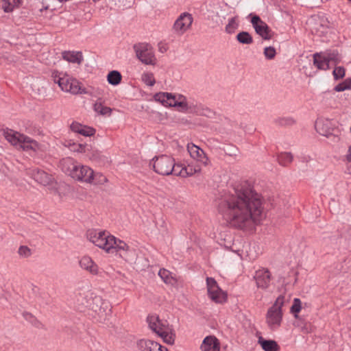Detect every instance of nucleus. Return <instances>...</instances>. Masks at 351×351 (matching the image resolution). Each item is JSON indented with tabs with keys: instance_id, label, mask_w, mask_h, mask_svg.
Listing matches in <instances>:
<instances>
[{
	"instance_id": "1",
	"label": "nucleus",
	"mask_w": 351,
	"mask_h": 351,
	"mask_svg": "<svg viewBox=\"0 0 351 351\" xmlns=\"http://www.w3.org/2000/svg\"><path fill=\"white\" fill-rule=\"evenodd\" d=\"M218 210L230 226L243 230H251L264 217L262 197L247 181L234 184L220 200Z\"/></svg>"
},
{
	"instance_id": "2",
	"label": "nucleus",
	"mask_w": 351,
	"mask_h": 351,
	"mask_svg": "<svg viewBox=\"0 0 351 351\" xmlns=\"http://www.w3.org/2000/svg\"><path fill=\"white\" fill-rule=\"evenodd\" d=\"M87 239L98 247L108 253H116L127 262H133L136 258V250L126 243L106 231L89 230Z\"/></svg>"
},
{
	"instance_id": "3",
	"label": "nucleus",
	"mask_w": 351,
	"mask_h": 351,
	"mask_svg": "<svg viewBox=\"0 0 351 351\" xmlns=\"http://www.w3.org/2000/svg\"><path fill=\"white\" fill-rule=\"evenodd\" d=\"M62 171L73 180L86 184L100 185L107 182L108 179L99 172H95L90 167L82 165L71 157L60 161Z\"/></svg>"
},
{
	"instance_id": "4",
	"label": "nucleus",
	"mask_w": 351,
	"mask_h": 351,
	"mask_svg": "<svg viewBox=\"0 0 351 351\" xmlns=\"http://www.w3.org/2000/svg\"><path fill=\"white\" fill-rule=\"evenodd\" d=\"M81 304L88 310L92 311V315L99 322H103L110 313L111 308L108 301L99 295L90 294L82 299Z\"/></svg>"
},
{
	"instance_id": "5",
	"label": "nucleus",
	"mask_w": 351,
	"mask_h": 351,
	"mask_svg": "<svg viewBox=\"0 0 351 351\" xmlns=\"http://www.w3.org/2000/svg\"><path fill=\"white\" fill-rule=\"evenodd\" d=\"M51 78L55 84H57L60 89L66 93L73 95L85 93L86 91L80 86V82L69 75L53 71L51 73Z\"/></svg>"
},
{
	"instance_id": "6",
	"label": "nucleus",
	"mask_w": 351,
	"mask_h": 351,
	"mask_svg": "<svg viewBox=\"0 0 351 351\" xmlns=\"http://www.w3.org/2000/svg\"><path fill=\"white\" fill-rule=\"evenodd\" d=\"M4 136L8 142L19 149L36 151L38 149V144L36 141L12 130H4Z\"/></svg>"
},
{
	"instance_id": "7",
	"label": "nucleus",
	"mask_w": 351,
	"mask_h": 351,
	"mask_svg": "<svg viewBox=\"0 0 351 351\" xmlns=\"http://www.w3.org/2000/svg\"><path fill=\"white\" fill-rule=\"evenodd\" d=\"M179 167L175 163L173 158L162 155L156 158L154 162V171L162 176L174 175L176 176V171Z\"/></svg>"
},
{
	"instance_id": "8",
	"label": "nucleus",
	"mask_w": 351,
	"mask_h": 351,
	"mask_svg": "<svg viewBox=\"0 0 351 351\" xmlns=\"http://www.w3.org/2000/svg\"><path fill=\"white\" fill-rule=\"evenodd\" d=\"M136 58L144 64L155 65L157 59L152 47L147 43H138L134 45Z\"/></svg>"
},
{
	"instance_id": "9",
	"label": "nucleus",
	"mask_w": 351,
	"mask_h": 351,
	"mask_svg": "<svg viewBox=\"0 0 351 351\" xmlns=\"http://www.w3.org/2000/svg\"><path fill=\"white\" fill-rule=\"evenodd\" d=\"M193 22V17L191 14L184 12L180 14L173 25V31L178 36L184 35L189 31Z\"/></svg>"
},
{
	"instance_id": "10",
	"label": "nucleus",
	"mask_w": 351,
	"mask_h": 351,
	"mask_svg": "<svg viewBox=\"0 0 351 351\" xmlns=\"http://www.w3.org/2000/svg\"><path fill=\"white\" fill-rule=\"evenodd\" d=\"M308 25L311 32L319 36L326 34L329 28V21L324 16L312 17L308 21Z\"/></svg>"
},
{
	"instance_id": "11",
	"label": "nucleus",
	"mask_w": 351,
	"mask_h": 351,
	"mask_svg": "<svg viewBox=\"0 0 351 351\" xmlns=\"http://www.w3.org/2000/svg\"><path fill=\"white\" fill-rule=\"evenodd\" d=\"M249 16L251 17V23L256 33L264 40L271 39L272 32L266 23L257 15L250 14Z\"/></svg>"
},
{
	"instance_id": "12",
	"label": "nucleus",
	"mask_w": 351,
	"mask_h": 351,
	"mask_svg": "<svg viewBox=\"0 0 351 351\" xmlns=\"http://www.w3.org/2000/svg\"><path fill=\"white\" fill-rule=\"evenodd\" d=\"M208 293L210 299L215 302L222 303L226 300V294L218 287L214 278L206 279Z\"/></svg>"
},
{
	"instance_id": "13",
	"label": "nucleus",
	"mask_w": 351,
	"mask_h": 351,
	"mask_svg": "<svg viewBox=\"0 0 351 351\" xmlns=\"http://www.w3.org/2000/svg\"><path fill=\"white\" fill-rule=\"evenodd\" d=\"M166 107L178 108L179 111L184 113L202 114V107L200 104L187 100L179 103H169Z\"/></svg>"
},
{
	"instance_id": "14",
	"label": "nucleus",
	"mask_w": 351,
	"mask_h": 351,
	"mask_svg": "<svg viewBox=\"0 0 351 351\" xmlns=\"http://www.w3.org/2000/svg\"><path fill=\"white\" fill-rule=\"evenodd\" d=\"M155 101L161 103L163 106L169 103H179L187 101V98L182 94H173L171 93L160 92L154 96Z\"/></svg>"
},
{
	"instance_id": "15",
	"label": "nucleus",
	"mask_w": 351,
	"mask_h": 351,
	"mask_svg": "<svg viewBox=\"0 0 351 351\" xmlns=\"http://www.w3.org/2000/svg\"><path fill=\"white\" fill-rule=\"evenodd\" d=\"M186 149L189 153L190 156L196 160L202 165L206 167L209 165L210 160L204 152L199 147L194 143H190L187 144Z\"/></svg>"
},
{
	"instance_id": "16",
	"label": "nucleus",
	"mask_w": 351,
	"mask_h": 351,
	"mask_svg": "<svg viewBox=\"0 0 351 351\" xmlns=\"http://www.w3.org/2000/svg\"><path fill=\"white\" fill-rule=\"evenodd\" d=\"M282 311H278L271 308H268L265 319L269 329L275 330L280 327L282 322Z\"/></svg>"
},
{
	"instance_id": "17",
	"label": "nucleus",
	"mask_w": 351,
	"mask_h": 351,
	"mask_svg": "<svg viewBox=\"0 0 351 351\" xmlns=\"http://www.w3.org/2000/svg\"><path fill=\"white\" fill-rule=\"evenodd\" d=\"M337 60V58L335 53L325 55L316 53L313 55V64L318 69L328 70L330 68V62H335Z\"/></svg>"
},
{
	"instance_id": "18",
	"label": "nucleus",
	"mask_w": 351,
	"mask_h": 351,
	"mask_svg": "<svg viewBox=\"0 0 351 351\" xmlns=\"http://www.w3.org/2000/svg\"><path fill=\"white\" fill-rule=\"evenodd\" d=\"M254 278L257 287L265 290L270 285L271 275L267 269L262 268L256 271Z\"/></svg>"
},
{
	"instance_id": "19",
	"label": "nucleus",
	"mask_w": 351,
	"mask_h": 351,
	"mask_svg": "<svg viewBox=\"0 0 351 351\" xmlns=\"http://www.w3.org/2000/svg\"><path fill=\"white\" fill-rule=\"evenodd\" d=\"M137 346L141 351H167V348L149 339H140L137 342Z\"/></svg>"
},
{
	"instance_id": "20",
	"label": "nucleus",
	"mask_w": 351,
	"mask_h": 351,
	"mask_svg": "<svg viewBox=\"0 0 351 351\" xmlns=\"http://www.w3.org/2000/svg\"><path fill=\"white\" fill-rule=\"evenodd\" d=\"M147 321L149 328L154 332L159 335L162 330H165L168 326L166 321L160 320L158 316L156 315H149L147 318Z\"/></svg>"
},
{
	"instance_id": "21",
	"label": "nucleus",
	"mask_w": 351,
	"mask_h": 351,
	"mask_svg": "<svg viewBox=\"0 0 351 351\" xmlns=\"http://www.w3.org/2000/svg\"><path fill=\"white\" fill-rule=\"evenodd\" d=\"M80 267L93 275H97L99 274V268L97 265L93 260L88 256H84L80 260Z\"/></svg>"
},
{
	"instance_id": "22",
	"label": "nucleus",
	"mask_w": 351,
	"mask_h": 351,
	"mask_svg": "<svg viewBox=\"0 0 351 351\" xmlns=\"http://www.w3.org/2000/svg\"><path fill=\"white\" fill-rule=\"evenodd\" d=\"M33 179L43 185H48L52 181L51 175L40 169H33L30 173Z\"/></svg>"
},
{
	"instance_id": "23",
	"label": "nucleus",
	"mask_w": 351,
	"mask_h": 351,
	"mask_svg": "<svg viewBox=\"0 0 351 351\" xmlns=\"http://www.w3.org/2000/svg\"><path fill=\"white\" fill-rule=\"evenodd\" d=\"M202 351H219V343L214 336L206 337L202 345Z\"/></svg>"
},
{
	"instance_id": "24",
	"label": "nucleus",
	"mask_w": 351,
	"mask_h": 351,
	"mask_svg": "<svg viewBox=\"0 0 351 351\" xmlns=\"http://www.w3.org/2000/svg\"><path fill=\"white\" fill-rule=\"evenodd\" d=\"M177 167H179V168L177 169L176 176H181L183 178L193 176L196 172H199L200 171V168L199 167H193L191 165L185 167L182 165H177Z\"/></svg>"
},
{
	"instance_id": "25",
	"label": "nucleus",
	"mask_w": 351,
	"mask_h": 351,
	"mask_svg": "<svg viewBox=\"0 0 351 351\" xmlns=\"http://www.w3.org/2000/svg\"><path fill=\"white\" fill-rule=\"evenodd\" d=\"M328 125L327 121L324 120H317L315 122V127L317 130V132L320 134L322 136H325L327 137H333L334 138H336L337 140H339L338 136H335L330 134L329 131V128H326L325 126Z\"/></svg>"
},
{
	"instance_id": "26",
	"label": "nucleus",
	"mask_w": 351,
	"mask_h": 351,
	"mask_svg": "<svg viewBox=\"0 0 351 351\" xmlns=\"http://www.w3.org/2000/svg\"><path fill=\"white\" fill-rule=\"evenodd\" d=\"M62 58L64 60L72 63L80 64L83 60L81 52L64 51L62 53Z\"/></svg>"
},
{
	"instance_id": "27",
	"label": "nucleus",
	"mask_w": 351,
	"mask_h": 351,
	"mask_svg": "<svg viewBox=\"0 0 351 351\" xmlns=\"http://www.w3.org/2000/svg\"><path fill=\"white\" fill-rule=\"evenodd\" d=\"M258 343L264 351H277L279 349L278 343L274 340H265L261 337Z\"/></svg>"
},
{
	"instance_id": "28",
	"label": "nucleus",
	"mask_w": 351,
	"mask_h": 351,
	"mask_svg": "<svg viewBox=\"0 0 351 351\" xmlns=\"http://www.w3.org/2000/svg\"><path fill=\"white\" fill-rule=\"evenodd\" d=\"M22 0H2V8L5 12H10L21 3Z\"/></svg>"
},
{
	"instance_id": "29",
	"label": "nucleus",
	"mask_w": 351,
	"mask_h": 351,
	"mask_svg": "<svg viewBox=\"0 0 351 351\" xmlns=\"http://www.w3.org/2000/svg\"><path fill=\"white\" fill-rule=\"evenodd\" d=\"M289 300V296H287L285 293L281 294L276 298L274 303L270 308L278 311H282V306L285 305V304L288 302Z\"/></svg>"
},
{
	"instance_id": "30",
	"label": "nucleus",
	"mask_w": 351,
	"mask_h": 351,
	"mask_svg": "<svg viewBox=\"0 0 351 351\" xmlns=\"http://www.w3.org/2000/svg\"><path fill=\"white\" fill-rule=\"evenodd\" d=\"M158 335L161 337L164 342L167 344L172 345L175 341V335L171 332L169 326L166 327L165 330H162Z\"/></svg>"
},
{
	"instance_id": "31",
	"label": "nucleus",
	"mask_w": 351,
	"mask_h": 351,
	"mask_svg": "<svg viewBox=\"0 0 351 351\" xmlns=\"http://www.w3.org/2000/svg\"><path fill=\"white\" fill-rule=\"evenodd\" d=\"M64 145L71 151L75 152L85 153L87 150V145L86 144L76 143L75 142H72L71 141H68L65 143Z\"/></svg>"
},
{
	"instance_id": "32",
	"label": "nucleus",
	"mask_w": 351,
	"mask_h": 351,
	"mask_svg": "<svg viewBox=\"0 0 351 351\" xmlns=\"http://www.w3.org/2000/svg\"><path fill=\"white\" fill-rule=\"evenodd\" d=\"M88 156L90 160L98 163H104L107 160V158L103 156L98 150H91V152L88 154Z\"/></svg>"
},
{
	"instance_id": "33",
	"label": "nucleus",
	"mask_w": 351,
	"mask_h": 351,
	"mask_svg": "<svg viewBox=\"0 0 351 351\" xmlns=\"http://www.w3.org/2000/svg\"><path fill=\"white\" fill-rule=\"evenodd\" d=\"M158 276L166 284L172 285L176 282L174 278L171 275V273L165 269H160L158 271Z\"/></svg>"
},
{
	"instance_id": "34",
	"label": "nucleus",
	"mask_w": 351,
	"mask_h": 351,
	"mask_svg": "<svg viewBox=\"0 0 351 351\" xmlns=\"http://www.w3.org/2000/svg\"><path fill=\"white\" fill-rule=\"evenodd\" d=\"M293 155L290 152L280 153L278 156V162L280 165L287 166L293 160Z\"/></svg>"
},
{
	"instance_id": "35",
	"label": "nucleus",
	"mask_w": 351,
	"mask_h": 351,
	"mask_svg": "<svg viewBox=\"0 0 351 351\" xmlns=\"http://www.w3.org/2000/svg\"><path fill=\"white\" fill-rule=\"evenodd\" d=\"M93 108L96 112L101 115L110 114L112 110L110 108L104 106L100 99L95 103Z\"/></svg>"
},
{
	"instance_id": "36",
	"label": "nucleus",
	"mask_w": 351,
	"mask_h": 351,
	"mask_svg": "<svg viewBox=\"0 0 351 351\" xmlns=\"http://www.w3.org/2000/svg\"><path fill=\"white\" fill-rule=\"evenodd\" d=\"M121 75L119 71H112L108 73L107 80L109 84L116 86L121 82Z\"/></svg>"
},
{
	"instance_id": "37",
	"label": "nucleus",
	"mask_w": 351,
	"mask_h": 351,
	"mask_svg": "<svg viewBox=\"0 0 351 351\" xmlns=\"http://www.w3.org/2000/svg\"><path fill=\"white\" fill-rule=\"evenodd\" d=\"M237 40L239 43L245 45H250L253 43L252 36L247 32H241L237 35Z\"/></svg>"
},
{
	"instance_id": "38",
	"label": "nucleus",
	"mask_w": 351,
	"mask_h": 351,
	"mask_svg": "<svg viewBox=\"0 0 351 351\" xmlns=\"http://www.w3.org/2000/svg\"><path fill=\"white\" fill-rule=\"evenodd\" d=\"M239 27L237 17H232L228 20V23L226 26V32L228 34L233 33Z\"/></svg>"
},
{
	"instance_id": "39",
	"label": "nucleus",
	"mask_w": 351,
	"mask_h": 351,
	"mask_svg": "<svg viewBox=\"0 0 351 351\" xmlns=\"http://www.w3.org/2000/svg\"><path fill=\"white\" fill-rule=\"evenodd\" d=\"M351 89V77L346 79L341 83H339L334 88V90L337 92H341L346 90Z\"/></svg>"
},
{
	"instance_id": "40",
	"label": "nucleus",
	"mask_w": 351,
	"mask_h": 351,
	"mask_svg": "<svg viewBox=\"0 0 351 351\" xmlns=\"http://www.w3.org/2000/svg\"><path fill=\"white\" fill-rule=\"evenodd\" d=\"M302 309V302L299 298H294L293 304L291 307V313L294 315V317L297 318L298 317V314Z\"/></svg>"
},
{
	"instance_id": "41",
	"label": "nucleus",
	"mask_w": 351,
	"mask_h": 351,
	"mask_svg": "<svg viewBox=\"0 0 351 351\" xmlns=\"http://www.w3.org/2000/svg\"><path fill=\"white\" fill-rule=\"evenodd\" d=\"M141 79L147 86H152L155 84V79L152 73L147 72L143 73Z\"/></svg>"
},
{
	"instance_id": "42",
	"label": "nucleus",
	"mask_w": 351,
	"mask_h": 351,
	"mask_svg": "<svg viewBox=\"0 0 351 351\" xmlns=\"http://www.w3.org/2000/svg\"><path fill=\"white\" fill-rule=\"evenodd\" d=\"M345 69L343 66H336L332 71L335 80H338L342 79L345 76Z\"/></svg>"
},
{
	"instance_id": "43",
	"label": "nucleus",
	"mask_w": 351,
	"mask_h": 351,
	"mask_svg": "<svg viewBox=\"0 0 351 351\" xmlns=\"http://www.w3.org/2000/svg\"><path fill=\"white\" fill-rule=\"evenodd\" d=\"M18 254L21 257L28 258L32 255V250L26 245H21L18 250Z\"/></svg>"
},
{
	"instance_id": "44",
	"label": "nucleus",
	"mask_w": 351,
	"mask_h": 351,
	"mask_svg": "<svg viewBox=\"0 0 351 351\" xmlns=\"http://www.w3.org/2000/svg\"><path fill=\"white\" fill-rule=\"evenodd\" d=\"M265 57L268 60H272L276 55V51L273 47H267L264 49L263 51Z\"/></svg>"
},
{
	"instance_id": "45",
	"label": "nucleus",
	"mask_w": 351,
	"mask_h": 351,
	"mask_svg": "<svg viewBox=\"0 0 351 351\" xmlns=\"http://www.w3.org/2000/svg\"><path fill=\"white\" fill-rule=\"evenodd\" d=\"M95 130L93 128L83 125V128L80 130L78 134L84 136H91L95 134Z\"/></svg>"
},
{
	"instance_id": "46",
	"label": "nucleus",
	"mask_w": 351,
	"mask_h": 351,
	"mask_svg": "<svg viewBox=\"0 0 351 351\" xmlns=\"http://www.w3.org/2000/svg\"><path fill=\"white\" fill-rule=\"evenodd\" d=\"M23 316L25 318V319L30 322L32 325L36 326H38V321L32 314L27 312H25L23 313Z\"/></svg>"
},
{
	"instance_id": "47",
	"label": "nucleus",
	"mask_w": 351,
	"mask_h": 351,
	"mask_svg": "<svg viewBox=\"0 0 351 351\" xmlns=\"http://www.w3.org/2000/svg\"><path fill=\"white\" fill-rule=\"evenodd\" d=\"M295 122V120L291 117L282 118L280 120V123L283 125H292Z\"/></svg>"
},
{
	"instance_id": "48",
	"label": "nucleus",
	"mask_w": 351,
	"mask_h": 351,
	"mask_svg": "<svg viewBox=\"0 0 351 351\" xmlns=\"http://www.w3.org/2000/svg\"><path fill=\"white\" fill-rule=\"evenodd\" d=\"M71 130L75 133H79L80 130L83 128V125L78 122H73L70 126Z\"/></svg>"
},
{
	"instance_id": "49",
	"label": "nucleus",
	"mask_w": 351,
	"mask_h": 351,
	"mask_svg": "<svg viewBox=\"0 0 351 351\" xmlns=\"http://www.w3.org/2000/svg\"><path fill=\"white\" fill-rule=\"evenodd\" d=\"M346 158L349 162H351V146L350 147V148L348 149V154L346 155Z\"/></svg>"
},
{
	"instance_id": "50",
	"label": "nucleus",
	"mask_w": 351,
	"mask_h": 351,
	"mask_svg": "<svg viewBox=\"0 0 351 351\" xmlns=\"http://www.w3.org/2000/svg\"><path fill=\"white\" fill-rule=\"evenodd\" d=\"M322 1H328V0H321Z\"/></svg>"
},
{
	"instance_id": "51",
	"label": "nucleus",
	"mask_w": 351,
	"mask_h": 351,
	"mask_svg": "<svg viewBox=\"0 0 351 351\" xmlns=\"http://www.w3.org/2000/svg\"><path fill=\"white\" fill-rule=\"evenodd\" d=\"M167 351H168V350L167 349Z\"/></svg>"
}]
</instances>
